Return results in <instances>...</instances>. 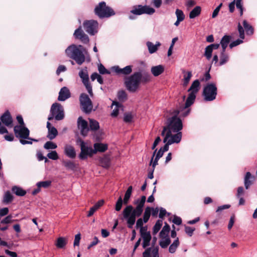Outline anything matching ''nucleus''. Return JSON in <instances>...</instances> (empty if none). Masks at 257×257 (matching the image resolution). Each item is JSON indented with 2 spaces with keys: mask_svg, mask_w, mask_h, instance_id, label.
<instances>
[{
  "mask_svg": "<svg viewBox=\"0 0 257 257\" xmlns=\"http://www.w3.org/2000/svg\"><path fill=\"white\" fill-rule=\"evenodd\" d=\"M146 200V196H142L140 199L135 201V204L137 205L135 208L132 205H127L123 210V217L126 220L128 228H132L135 223L136 217L141 215Z\"/></svg>",
  "mask_w": 257,
  "mask_h": 257,
  "instance_id": "f257e3e1",
  "label": "nucleus"
},
{
  "mask_svg": "<svg viewBox=\"0 0 257 257\" xmlns=\"http://www.w3.org/2000/svg\"><path fill=\"white\" fill-rule=\"evenodd\" d=\"M65 53L79 65L84 62L86 57L88 55L87 51L82 45L74 44L68 47L65 50Z\"/></svg>",
  "mask_w": 257,
  "mask_h": 257,
  "instance_id": "f03ea898",
  "label": "nucleus"
},
{
  "mask_svg": "<svg viewBox=\"0 0 257 257\" xmlns=\"http://www.w3.org/2000/svg\"><path fill=\"white\" fill-rule=\"evenodd\" d=\"M183 124L181 120L174 113L173 116L167 119V125L164 127L162 132V135H168L170 137H173L175 134L181 133Z\"/></svg>",
  "mask_w": 257,
  "mask_h": 257,
  "instance_id": "7ed1b4c3",
  "label": "nucleus"
},
{
  "mask_svg": "<svg viewBox=\"0 0 257 257\" xmlns=\"http://www.w3.org/2000/svg\"><path fill=\"white\" fill-rule=\"evenodd\" d=\"M14 131L17 138L28 140L27 141L21 139L20 142L22 145L32 144L33 141L38 142L37 140L29 137L30 131L25 125H16L14 128Z\"/></svg>",
  "mask_w": 257,
  "mask_h": 257,
  "instance_id": "20e7f679",
  "label": "nucleus"
},
{
  "mask_svg": "<svg viewBox=\"0 0 257 257\" xmlns=\"http://www.w3.org/2000/svg\"><path fill=\"white\" fill-rule=\"evenodd\" d=\"M141 82V72H136L125 78L124 83L127 89L131 92H136L139 88Z\"/></svg>",
  "mask_w": 257,
  "mask_h": 257,
  "instance_id": "39448f33",
  "label": "nucleus"
},
{
  "mask_svg": "<svg viewBox=\"0 0 257 257\" xmlns=\"http://www.w3.org/2000/svg\"><path fill=\"white\" fill-rule=\"evenodd\" d=\"M95 14L100 18H109L115 13L113 10L107 6L104 2H101L96 6L94 9Z\"/></svg>",
  "mask_w": 257,
  "mask_h": 257,
  "instance_id": "423d86ee",
  "label": "nucleus"
},
{
  "mask_svg": "<svg viewBox=\"0 0 257 257\" xmlns=\"http://www.w3.org/2000/svg\"><path fill=\"white\" fill-rule=\"evenodd\" d=\"M217 93L216 85L214 83H208L204 87L203 96L206 101H211L216 98Z\"/></svg>",
  "mask_w": 257,
  "mask_h": 257,
  "instance_id": "0eeeda50",
  "label": "nucleus"
},
{
  "mask_svg": "<svg viewBox=\"0 0 257 257\" xmlns=\"http://www.w3.org/2000/svg\"><path fill=\"white\" fill-rule=\"evenodd\" d=\"M64 117V112L63 106L58 103H53L51 106L48 119L51 120L55 118L56 120H60Z\"/></svg>",
  "mask_w": 257,
  "mask_h": 257,
  "instance_id": "6e6552de",
  "label": "nucleus"
},
{
  "mask_svg": "<svg viewBox=\"0 0 257 257\" xmlns=\"http://www.w3.org/2000/svg\"><path fill=\"white\" fill-rule=\"evenodd\" d=\"M200 85V82L198 79L194 80L192 82L188 90L190 93L186 100L187 106H191L193 104L196 98V94L199 90Z\"/></svg>",
  "mask_w": 257,
  "mask_h": 257,
  "instance_id": "1a4fd4ad",
  "label": "nucleus"
},
{
  "mask_svg": "<svg viewBox=\"0 0 257 257\" xmlns=\"http://www.w3.org/2000/svg\"><path fill=\"white\" fill-rule=\"evenodd\" d=\"M165 137L163 140V142L165 143L164 146L161 148L164 153L167 152L169 150V145L173 144H178L180 142L182 139V133H177L174 135L173 137H170L168 135H164Z\"/></svg>",
  "mask_w": 257,
  "mask_h": 257,
  "instance_id": "9d476101",
  "label": "nucleus"
},
{
  "mask_svg": "<svg viewBox=\"0 0 257 257\" xmlns=\"http://www.w3.org/2000/svg\"><path fill=\"white\" fill-rule=\"evenodd\" d=\"M77 142L80 143L81 152L79 155V158L81 160H85L87 159L88 156L91 157L94 154V149L90 147H88L83 141L79 139Z\"/></svg>",
  "mask_w": 257,
  "mask_h": 257,
  "instance_id": "9b49d317",
  "label": "nucleus"
},
{
  "mask_svg": "<svg viewBox=\"0 0 257 257\" xmlns=\"http://www.w3.org/2000/svg\"><path fill=\"white\" fill-rule=\"evenodd\" d=\"M83 26L85 31L90 35L93 36L98 32V23L95 20L85 21Z\"/></svg>",
  "mask_w": 257,
  "mask_h": 257,
  "instance_id": "f8f14e48",
  "label": "nucleus"
},
{
  "mask_svg": "<svg viewBox=\"0 0 257 257\" xmlns=\"http://www.w3.org/2000/svg\"><path fill=\"white\" fill-rule=\"evenodd\" d=\"M80 102L82 110L86 113H90L93 108L91 100L85 93H82L80 96Z\"/></svg>",
  "mask_w": 257,
  "mask_h": 257,
  "instance_id": "ddd939ff",
  "label": "nucleus"
},
{
  "mask_svg": "<svg viewBox=\"0 0 257 257\" xmlns=\"http://www.w3.org/2000/svg\"><path fill=\"white\" fill-rule=\"evenodd\" d=\"M155 10L154 8L146 5L144 6L139 5L134 7V9L131 11L132 14L137 15H141L143 14L151 15L155 13Z\"/></svg>",
  "mask_w": 257,
  "mask_h": 257,
  "instance_id": "4468645a",
  "label": "nucleus"
},
{
  "mask_svg": "<svg viewBox=\"0 0 257 257\" xmlns=\"http://www.w3.org/2000/svg\"><path fill=\"white\" fill-rule=\"evenodd\" d=\"M140 234L141 238L143 240L142 246L144 248H146L150 244V241L152 237L151 233L149 231H147V227H142L140 229Z\"/></svg>",
  "mask_w": 257,
  "mask_h": 257,
  "instance_id": "2eb2a0df",
  "label": "nucleus"
},
{
  "mask_svg": "<svg viewBox=\"0 0 257 257\" xmlns=\"http://www.w3.org/2000/svg\"><path fill=\"white\" fill-rule=\"evenodd\" d=\"M77 125L81 134L84 137L87 136L89 131L87 122L80 116L77 120Z\"/></svg>",
  "mask_w": 257,
  "mask_h": 257,
  "instance_id": "dca6fc26",
  "label": "nucleus"
},
{
  "mask_svg": "<svg viewBox=\"0 0 257 257\" xmlns=\"http://www.w3.org/2000/svg\"><path fill=\"white\" fill-rule=\"evenodd\" d=\"M74 36L76 39L80 40L84 44H87L89 42L88 36L82 30L81 26L75 31Z\"/></svg>",
  "mask_w": 257,
  "mask_h": 257,
  "instance_id": "f3484780",
  "label": "nucleus"
},
{
  "mask_svg": "<svg viewBox=\"0 0 257 257\" xmlns=\"http://www.w3.org/2000/svg\"><path fill=\"white\" fill-rule=\"evenodd\" d=\"M132 66L128 65L123 68H120L118 66H114L111 68V70L117 74L126 75L131 74L132 72Z\"/></svg>",
  "mask_w": 257,
  "mask_h": 257,
  "instance_id": "a211bd4d",
  "label": "nucleus"
},
{
  "mask_svg": "<svg viewBox=\"0 0 257 257\" xmlns=\"http://www.w3.org/2000/svg\"><path fill=\"white\" fill-rule=\"evenodd\" d=\"M190 106L186 105V102L184 105L181 106L179 109L174 111V113L177 116L180 114V116L185 117L187 116L190 111V109L189 108Z\"/></svg>",
  "mask_w": 257,
  "mask_h": 257,
  "instance_id": "6ab92c4d",
  "label": "nucleus"
},
{
  "mask_svg": "<svg viewBox=\"0 0 257 257\" xmlns=\"http://www.w3.org/2000/svg\"><path fill=\"white\" fill-rule=\"evenodd\" d=\"M156 254L159 257L158 246L146 248L143 252V257H155Z\"/></svg>",
  "mask_w": 257,
  "mask_h": 257,
  "instance_id": "aec40b11",
  "label": "nucleus"
},
{
  "mask_svg": "<svg viewBox=\"0 0 257 257\" xmlns=\"http://www.w3.org/2000/svg\"><path fill=\"white\" fill-rule=\"evenodd\" d=\"M242 0H234L229 4V10L230 13H232L234 11L235 5L236 8L240 11V15H243V6L241 3Z\"/></svg>",
  "mask_w": 257,
  "mask_h": 257,
  "instance_id": "412c9836",
  "label": "nucleus"
},
{
  "mask_svg": "<svg viewBox=\"0 0 257 257\" xmlns=\"http://www.w3.org/2000/svg\"><path fill=\"white\" fill-rule=\"evenodd\" d=\"M157 151V149L155 150V151L153 153V156L151 158V161L150 163V166L152 165V168H155V167L158 165V162L159 160L163 156V155L164 153L163 152V151H162V149H160L158 151V152H157V153L156 155V157L154 159V160L153 161L154 158L155 157V155L156 154Z\"/></svg>",
  "mask_w": 257,
  "mask_h": 257,
  "instance_id": "4be33fe9",
  "label": "nucleus"
},
{
  "mask_svg": "<svg viewBox=\"0 0 257 257\" xmlns=\"http://www.w3.org/2000/svg\"><path fill=\"white\" fill-rule=\"evenodd\" d=\"M1 121L8 127L12 126L13 119L9 111H6L1 117Z\"/></svg>",
  "mask_w": 257,
  "mask_h": 257,
  "instance_id": "5701e85b",
  "label": "nucleus"
},
{
  "mask_svg": "<svg viewBox=\"0 0 257 257\" xmlns=\"http://www.w3.org/2000/svg\"><path fill=\"white\" fill-rule=\"evenodd\" d=\"M64 152L66 156L71 159L75 158L76 156L74 148L70 145L67 144L64 146Z\"/></svg>",
  "mask_w": 257,
  "mask_h": 257,
  "instance_id": "b1692460",
  "label": "nucleus"
},
{
  "mask_svg": "<svg viewBox=\"0 0 257 257\" xmlns=\"http://www.w3.org/2000/svg\"><path fill=\"white\" fill-rule=\"evenodd\" d=\"M70 97V93L66 87H63L59 93L58 99L59 101H65Z\"/></svg>",
  "mask_w": 257,
  "mask_h": 257,
  "instance_id": "393cba45",
  "label": "nucleus"
},
{
  "mask_svg": "<svg viewBox=\"0 0 257 257\" xmlns=\"http://www.w3.org/2000/svg\"><path fill=\"white\" fill-rule=\"evenodd\" d=\"M254 180L255 177L252 176L250 172H247L244 179V184L245 189H248Z\"/></svg>",
  "mask_w": 257,
  "mask_h": 257,
  "instance_id": "a878e982",
  "label": "nucleus"
},
{
  "mask_svg": "<svg viewBox=\"0 0 257 257\" xmlns=\"http://www.w3.org/2000/svg\"><path fill=\"white\" fill-rule=\"evenodd\" d=\"M165 70V67L162 65L153 66L151 68V72L155 77L158 76L162 74Z\"/></svg>",
  "mask_w": 257,
  "mask_h": 257,
  "instance_id": "bb28decb",
  "label": "nucleus"
},
{
  "mask_svg": "<svg viewBox=\"0 0 257 257\" xmlns=\"http://www.w3.org/2000/svg\"><path fill=\"white\" fill-rule=\"evenodd\" d=\"M148 51L150 54L155 53L158 49V48L161 45L159 42H156L155 44L152 42L148 41L146 43Z\"/></svg>",
  "mask_w": 257,
  "mask_h": 257,
  "instance_id": "cd10ccee",
  "label": "nucleus"
},
{
  "mask_svg": "<svg viewBox=\"0 0 257 257\" xmlns=\"http://www.w3.org/2000/svg\"><path fill=\"white\" fill-rule=\"evenodd\" d=\"M159 244L162 248H165L170 244L171 240L169 235L160 236Z\"/></svg>",
  "mask_w": 257,
  "mask_h": 257,
  "instance_id": "c85d7f7f",
  "label": "nucleus"
},
{
  "mask_svg": "<svg viewBox=\"0 0 257 257\" xmlns=\"http://www.w3.org/2000/svg\"><path fill=\"white\" fill-rule=\"evenodd\" d=\"M93 146L94 154L98 152H104L108 149L107 145L105 144L97 143H95Z\"/></svg>",
  "mask_w": 257,
  "mask_h": 257,
  "instance_id": "c756f323",
  "label": "nucleus"
},
{
  "mask_svg": "<svg viewBox=\"0 0 257 257\" xmlns=\"http://www.w3.org/2000/svg\"><path fill=\"white\" fill-rule=\"evenodd\" d=\"M231 37L228 35H224L220 41V44L222 47V51H225L226 47H227L230 41L231 40Z\"/></svg>",
  "mask_w": 257,
  "mask_h": 257,
  "instance_id": "7c9ffc66",
  "label": "nucleus"
},
{
  "mask_svg": "<svg viewBox=\"0 0 257 257\" xmlns=\"http://www.w3.org/2000/svg\"><path fill=\"white\" fill-rule=\"evenodd\" d=\"M62 164L68 170L75 171L76 168V164L71 160L63 161Z\"/></svg>",
  "mask_w": 257,
  "mask_h": 257,
  "instance_id": "2f4dec72",
  "label": "nucleus"
},
{
  "mask_svg": "<svg viewBox=\"0 0 257 257\" xmlns=\"http://www.w3.org/2000/svg\"><path fill=\"white\" fill-rule=\"evenodd\" d=\"M12 191L13 193L18 196H24L26 194V191L25 190L17 186H13L12 188Z\"/></svg>",
  "mask_w": 257,
  "mask_h": 257,
  "instance_id": "473e14b6",
  "label": "nucleus"
},
{
  "mask_svg": "<svg viewBox=\"0 0 257 257\" xmlns=\"http://www.w3.org/2000/svg\"><path fill=\"white\" fill-rule=\"evenodd\" d=\"M67 243V239L63 237H59L57 238L55 245L58 248H63L65 247Z\"/></svg>",
  "mask_w": 257,
  "mask_h": 257,
  "instance_id": "72a5a7b5",
  "label": "nucleus"
},
{
  "mask_svg": "<svg viewBox=\"0 0 257 257\" xmlns=\"http://www.w3.org/2000/svg\"><path fill=\"white\" fill-rule=\"evenodd\" d=\"M89 130L92 131H96L99 128V124L97 120L92 118H89Z\"/></svg>",
  "mask_w": 257,
  "mask_h": 257,
  "instance_id": "f704fd0d",
  "label": "nucleus"
},
{
  "mask_svg": "<svg viewBox=\"0 0 257 257\" xmlns=\"http://www.w3.org/2000/svg\"><path fill=\"white\" fill-rule=\"evenodd\" d=\"M201 11V8L200 6L195 7L190 13V19H194L200 15Z\"/></svg>",
  "mask_w": 257,
  "mask_h": 257,
  "instance_id": "c9c22d12",
  "label": "nucleus"
},
{
  "mask_svg": "<svg viewBox=\"0 0 257 257\" xmlns=\"http://www.w3.org/2000/svg\"><path fill=\"white\" fill-rule=\"evenodd\" d=\"M225 51H222L220 56L219 65L222 66L226 63L229 60V56L225 53Z\"/></svg>",
  "mask_w": 257,
  "mask_h": 257,
  "instance_id": "e433bc0d",
  "label": "nucleus"
},
{
  "mask_svg": "<svg viewBox=\"0 0 257 257\" xmlns=\"http://www.w3.org/2000/svg\"><path fill=\"white\" fill-rule=\"evenodd\" d=\"M79 76L82 79V82L89 81V77L86 68L79 71Z\"/></svg>",
  "mask_w": 257,
  "mask_h": 257,
  "instance_id": "4c0bfd02",
  "label": "nucleus"
},
{
  "mask_svg": "<svg viewBox=\"0 0 257 257\" xmlns=\"http://www.w3.org/2000/svg\"><path fill=\"white\" fill-rule=\"evenodd\" d=\"M58 135V131L55 127L49 128L47 138L50 140H53Z\"/></svg>",
  "mask_w": 257,
  "mask_h": 257,
  "instance_id": "58836bf2",
  "label": "nucleus"
},
{
  "mask_svg": "<svg viewBox=\"0 0 257 257\" xmlns=\"http://www.w3.org/2000/svg\"><path fill=\"white\" fill-rule=\"evenodd\" d=\"M14 199V197L10 191H8L5 192L3 199V202L5 204H8L11 202Z\"/></svg>",
  "mask_w": 257,
  "mask_h": 257,
  "instance_id": "ea45409f",
  "label": "nucleus"
},
{
  "mask_svg": "<svg viewBox=\"0 0 257 257\" xmlns=\"http://www.w3.org/2000/svg\"><path fill=\"white\" fill-rule=\"evenodd\" d=\"M132 190L133 187L132 186H130V187H128L126 191L125 192L123 200H122L123 201V203L124 204H127L128 203L129 199L132 194Z\"/></svg>",
  "mask_w": 257,
  "mask_h": 257,
  "instance_id": "a19ab883",
  "label": "nucleus"
},
{
  "mask_svg": "<svg viewBox=\"0 0 257 257\" xmlns=\"http://www.w3.org/2000/svg\"><path fill=\"white\" fill-rule=\"evenodd\" d=\"M243 26L245 30L247 35H251L253 33V29L251 26L247 23L246 21L244 20L243 22Z\"/></svg>",
  "mask_w": 257,
  "mask_h": 257,
  "instance_id": "79ce46f5",
  "label": "nucleus"
},
{
  "mask_svg": "<svg viewBox=\"0 0 257 257\" xmlns=\"http://www.w3.org/2000/svg\"><path fill=\"white\" fill-rule=\"evenodd\" d=\"M179 245V241L178 238H177L170 245L169 248V251L170 253H173L176 251L177 248Z\"/></svg>",
  "mask_w": 257,
  "mask_h": 257,
  "instance_id": "37998d69",
  "label": "nucleus"
},
{
  "mask_svg": "<svg viewBox=\"0 0 257 257\" xmlns=\"http://www.w3.org/2000/svg\"><path fill=\"white\" fill-rule=\"evenodd\" d=\"M112 105H115V106L113 109L111 115L113 117H116L118 114V108L121 106V105L119 102L113 101L112 102Z\"/></svg>",
  "mask_w": 257,
  "mask_h": 257,
  "instance_id": "c03bdc74",
  "label": "nucleus"
},
{
  "mask_svg": "<svg viewBox=\"0 0 257 257\" xmlns=\"http://www.w3.org/2000/svg\"><path fill=\"white\" fill-rule=\"evenodd\" d=\"M192 74L191 72H190V71H188L187 72L186 74H184V78L183 80V86H186L188 84V83L190 81V80L191 78L192 77Z\"/></svg>",
  "mask_w": 257,
  "mask_h": 257,
  "instance_id": "a18cd8bd",
  "label": "nucleus"
},
{
  "mask_svg": "<svg viewBox=\"0 0 257 257\" xmlns=\"http://www.w3.org/2000/svg\"><path fill=\"white\" fill-rule=\"evenodd\" d=\"M162 220H158L157 221L153 229V233L154 234H156L158 232L162 226Z\"/></svg>",
  "mask_w": 257,
  "mask_h": 257,
  "instance_id": "49530a36",
  "label": "nucleus"
},
{
  "mask_svg": "<svg viewBox=\"0 0 257 257\" xmlns=\"http://www.w3.org/2000/svg\"><path fill=\"white\" fill-rule=\"evenodd\" d=\"M170 230V227L168 224L167 223H165L162 229L160 232V236H165L169 235V233Z\"/></svg>",
  "mask_w": 257,
  "mask_h": 257,
  "instance_id": "de8ad7c7",
  "label": "nucleus"
},
{
  "mask_svg": "<svg viewBox=\"0 0 257 257\" xmlns=\"http://www.w3.org/2000/svg\"><path fill=\"white\" fill-rule=\"evenodd\" d=\"M151 212V208L149 207H147L145 210L144 215H143V220L144 223H146L149 220Z\"/></svg>",
  "mask_w": 257,
  "mask_h": 257,
  "instance_id": "09e8293b",
  "label": "nucleus"
},
{
  "mask_svg": "<svg viewBox=\"0 0 257 257\" xmlns=\"http://www.w3.org/2000/svg\"><path fill=\"white\" fill-rule=\"evenodd\" d=\"M175 15L177 20L183 21L185 18V16L181 10L177 9L175 11Z\"/></svg>",
  "mask_w": 257,
  "mask_h": 257,
  "instance_id": "8fccbe9b",
  "label": "nucleus"
},
{
  "mask_svg": "<svg viewBox=\"0 0 257 257\" xmlns=\"http://www.w3.org/2000/svg\"><path fill=\"white\" fill-rule=\"evenodd\" d=\"M212 48L209 45L207 46L205 49L204 56L207 60H210L212 57Z\"/></svg>",
  "mask_w": 257,
  "mask_h": 257,
  "instance_id": "3c124183",
  "label": "nucleus"
},
{
  "mask_svg": "<svg viewBox=\"0 0 257 257\" xmlns=\"http://www.w3.org/2000/svg\"><path fill=\"white\" fill-rule=\"evenodd\" d=\"M44 148L46 150H53L56 149L57 148V146L54 143L48 141L44 144Z\"/></svg>",
  "mask_w": 257,
  "mask_h": 257,
  "instance_id": "603ef678",
  "label": "nucleus"
},
{
  "mask_svg": "<svg viewBox=\"0 0 257 257\" xmlns=\"http://www.w3.org/2000/svg\"><path fill=\"white\" fill-rule=\"evenodd\" d=\"M47 157L53 160H57L59 159V156L56 151H52L47 154Z\"/></svg>",
  "mask_w": 257,
  "mask_h": 257,
  "instance_id": "864d4df0",
  "label": "nucleus"
},
{
  "mask_svg": "<svg viewBox=\"0 0 257 257\" xmlns=\"http://www.w3.org/2000/svg\"><path fill=\"white\" fill-rule=\"evenodd\" d=\"M123 203V201L122 199V198L121 196H120L116 202V204H115V210L116 211H119L121 209V207H122V204Z\"/></svg>",
  "mask_w": 257,
  "mask_h": 257,
  "instance_id": "5fc2aeb1",
  "label": "nucleus"
},
{
  "mask_svg": "<svg viewBox=\"0 0 257 257\" xmlns=\"http://www.w3.org/2000/svg\"><path fill=\"white\" fill-rule=\"evenodd\" d=\"M51 184V182L50 181H41L37 183V186L39 187H43V188H47L49 186H50Z\"/></svg>",
  "mask_w": 257,
  "mask_h": 257,
  "instance_id": "6e6d98bb",
  "label": "nucleus"
},
{
  "mask_svg": "<svg viewBox=\"0 0 257 257\" xmlns=\"http://www.w3.org/2000/svg\"><path fill=\"white\" fill-rule=\"evenodd\" d=\"M98 70L100 74H110V72L107 70L104 66L101 63L98 64Z\"/></svg>",
  "mask_w": 257,
  "mask_h": 257,
  "instance_id": "4d7b16f0",
  "label": "nucleus"
},
{
  "mask_svg": "<svg viewBox=\"0 0 257 257\" xmlns=\"http://www.w3.org/2000/svg\"><path fill=\"white\" fill-rule=\"evenodd\" d=\"M117 97L120 101H124L126 100L127 95L125 92L123 90L118 91L117 93Z\"/></svg>",
  "mask_w": 257,
  "mask_h": 257,
  "instance_id": "13d9d810",
  "label": "nucleus"
},
{
  "mask_svg": "<svg viewBox=\"0 0 257 257\" xmlns=\"http://www.w3.org/2000/svg\"><path fill=\"white\" fill-rule=\"evenodd\" d=\"M151 80V76L150 75L147 73H145L144 74H142L141 73V82L146 83L149 81H150Z\"/></svg>",
  "mask_w": 257,
  "mask_h": 257,
  "instance_id": "bf43d9fd",
  "label": "nucleus"
},
{
  "mask_svg": "<svg viewBox=\"0 0 257 257\" xmlns=\"http://www.w3.org/2000/svg\"><path fill=\"white\" fill-rule=\"evenodd\" d=\"M83 84L85 85L88 93L90 96H92V89L91 84L89 83V81L83 82Z\"/></svg>",
  "mask_w": 257,
  "mask_h": 257,
  "instance_id": "052dcab7",
  "label": "nucleus"
},
{
  "mask_svg": "<svg viewBox=\"0 0 257 257\" xmlns=\"http://www.w3.org/2000/svg\"><path fill=\"white\" fill-rule=\"evenodd\" d=\"M13 221L12 220V216L11 215H9L6 216L5 218L2 219L1 221V224H9L11 223Z\"/></svg>",
  "mask_w": 257,
  "mask_h": 257,
  "instance_id": "680f3d73",
  "label": "nucleus"
},
{
  "mask_svg": "<svg viewBox=\"0 0 257 257\" xmlns=\"http://www.w3.org/2000/svg\"><path fill=\"white\" fill-rule=\"evenodd\" d=\"M243 39H237L235 41H234L233 42H232L230 44H229V47L232 49V48H233L234 47H235L241 43H243V41H242Z\"/></svg>",
  "mask_w": 257,
  "mask_h": 257,
  "instance_id": "e2e57ef3",
  "label": "nucleus"
},
{
  "mask_svg": "<svg viewBox=\"0 0 257 257\" xmlns=\"http://www.w3.org/2000/svg\"><path fill=\"white\" fill-rule=\"evenodd\" d=\"M238 31L239 34V37L241 39H244V32L243 28L241 26V25L239 23L238 25Z\"/></svg>",
  "mask_w": 257,
  "mask_h": 257,
  "instance_id": "0e129e2a",
  "label": "nucleus"
},
{
  "mask_svg": "<svg viewBox=\"0 0 257 257\" xmlns=\"http://www.w3.org/2000/svg\"><path fill=\"white\" fill-rule=\"evenodd\" d=\"M194 230V228L190 226H186L185 228V232L190 236L192 235Z\"/></svg>",
  "mask_w": 257,
  "mask_h": 257,
  "instance_id": "69168bd1",
  "label": "nucleus"
},
{
  "mask_svg": "<svg viewBox=\"0 0 257 257\" xmlns=\"http://www.w3.org/2000/svg\"><path fill=\"white\" fill-rule=\"evenodd\" d=\"M9 212V209L8 207H4L0 209V217L7 215Z\"/></svg>",
  "mask_w": 257,
  "mask_h": 257,
  "instance_id": "338daca9",
  "label": "nucleus"
},
{
  "mask_svg": "<svg viewBox=\"0 0 257 257\" xmlns=\"http://www.w3.org/2000/svg\"><path fill=\"white\" fill-rule=\"evenodd\" d=\"M80 239H81L80 233H79L75 235L74 241V246H78L79 245Z\"/></svg>",
  "mask_w": 257,
  "mask_h": 257,
  "instance_id": "774afa93",
  "label": "nucleus"
}]
</instances>
